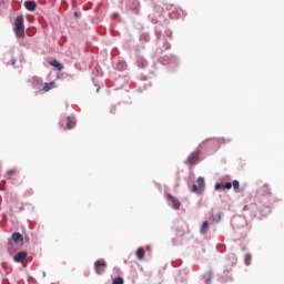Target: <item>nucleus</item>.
I'll use <instances>...</instances> for the list:
<instances>
[{"mask_svg":"<svg viewBox=\"0 0 284 284\" xmlns=\"http://www.w3.org/2000/svg\"><path fill=\"white\" fill-rule=\"evenodd\" d=\"M14 33L19 39L26 37V26L23 24V16H18L14 21Z\"/></svg>","mask_w":284,"mask_h":284,"instance_id":"obj_1","label":"nucleus"},{"mask_svg":"<svg viewBox=\"0 0 284 284\" xmlns=\"http://www.w3.org/2000/svg\"><path fill=\"white\" fill-rule=\"evenodd\" d=\"M166 201L169 205L173 207V210H181V202L179 199L174 197L172 194L166 193Z\"/></svg>","mask_w":284,"mask_h":284,"instance_id":"obj_2","label":"nucleus"},{"mask_svg":"<svg viewBox=\"0 0 284 284\" xmlns=\"http://www.w3.org/2000/svg\"><path fill=\"white\" fill-rule=\"evenodd\" d=\"M105 267H108V264L105 263V260H98L94 263V271L97 274L101 276L105 272Z\"/></svg>","mask_w":284,"mask_h":284,"instance_id":"obj_3","label":"nucleus"},{"mask_svg":"<svg viewBox=\"0 0 284 284\" xmlns=\"http://www.w3.org/2000/svg\"><path fill=\"white\" fill-rule=\"evenodd\" d=\"M199 156H201V150H196L193 153H191L186 159L187 165H194L199 163Z\"/></svg>","mask_w":284,"mask_h":284,"instance_id":"obj_4","label":"nucleus"},{"mask_svg":"<svg viewBox=\"0 0 284 284\" xmlns=\"http://www.w3.org/2000/svg\"><path fill=\"white\" fill-rule=\"evenodd\" d=\"M61 125H65L64 130H72L77 125L74 118L67 116L61 121Z\"/></svg>","mask_w":284,"mask_h":284,"instance_id":"obj_5","label":"nucleus"},{"mask_svg":"<svg viewBox=\"0 0 284 284\" xmlns=\"http://www.w3.org/2000/svg\"><path fill=\"white\" fill-rule=\"evenodd\" d=\"M203 187H205V179L197 178L196 184H193L192 192L201 193L203 192Z\"/></svg>","mask_w":284,"mask_h":284,"instance_id":"obj_6","label":"nucleus"},{"mask_svg":"<svg viewBox=\"0 0 284 284\" xmlns=\"http://www.w3.org/2000/svg\"><path fill=\"white\" fill-rule=\"evenodd\" d=\"M28 258V253L27 252H20L17 255H14L13 260L16 263H23Z\"/></svg>","mask_w":284,"mask_h":284,"instance_id":"obj_7","label":"nucleus"},{"mask_svg":"<svg viewBox=\"0 0 284 284\" xmlns=\"http://www.w3.org/2000/svg\"><path fill=\"white\" fill-rule=\"evenodd\" d=\"M24 8L29 10V12H34L37 10V2L34 1H26Z\"/></svg>","mask_w":284,"mask_h":284,"instance_id":"obj_8","label":"nucleus"},{"mask_svg":"<svg viewBox=\"0 0 284 284\" xmlns=\"http://www.w3.org/2000/svg\"><path fill=\"white\" fill-rule=\"evenodd\" d=\"M54 88H57V83L54 81L44 83L42 92H50V90H54Z\"/></svg>","mask_w":284,"mask_h":284,"instance_id":"obj_9","label":"nucleus"},{"mask_svg":"<svg viewBox=\"0 0 284 284\" xmlns=\"http://www.w3.org/2000/svg\"><path fill=\"white\" fill-rule=\"evenodd\" d=\"M215 190H232V183L226 182L225 184L216 183Z\"/></svg>","mask_w":284,"mask_h":284,"instance_id":"obj_10","label":"nucleus"},{"mask_svg":"<svg viewBox=\"0 0 284 284\" xmlns=\"http://www.w3.org/2000/svg\"><path fill=\"white\" fill-rule=\"evenodd\" d=\"M260 193L263 194V196H267L270 194H272V192L270 191V185L264 184L260 187Z\"/></svg>","mask_w":284,"mask_h":284,"instance_id":"obj_11","label":"nucleus"},{"mask_svg":"<svg viewBox=\"0 0 284 284\" xmlns=\"http://www.w3.org/2000/svg\"><path fill=\"white\" fill-rule=\"evenodd\" d=\"M135 256L139 261H143V257L145 256V248L140 247L135 252Z\"/></svg>","mask_w":284,"mask_h":284,"instance_id":"obj_12","label":"nucleus"},{"mask_svg":"<svg viewBox=\"0 0 284 284\" xmlns=\"http://www.w3.org/2000/svg\"><path fill=\"white\" fill-rule=\"evenodd\" d=\"M12 241L13 243H23V235L21 233H13Z\"/></svg>","mask_w":284,"mask_h":284,"instance_id":"obj_13","label":"nucleus"},{"mask_svg":"<svg viewBox=\"0 0 284 284\" xmlns=\"http://www.w3.org/2000/svg\"><path fill=\"white\" fill-rule=\"evenodd\" d=\"M207 230H210V223H207V221L203 222L201 227H200V232L201 234H207Z\"/></svg>","mask_w":284,"mask_h":284,"instance_id":"obj_14","label":"nucleus"},{"mask_svg":"<svg viewBox=\"0 0 284 284\" xmlns=\"http://www.w3.org/2000/svg\"><path fill=\"white\" fill-rule=\"evenodd\" d=\"M50 65H52L53 68H57L59 71L63 70V64H61L59 61L57 60H51Z\"/></svg>","mask_w":284,"mask_h":284,"instance_id":"obj_15","label":"nucleus"},{"mask_svg":"<svg viewBox=\"0 0 284 284\" xmlns=\"http://www.w3.org/2000/svg\"><path fill=\"white\" fill-rule=\"evenodd\" d=\"M138 65H139V68H146L148 67V61H145V59H143V58H140L138 60Z\"/></svg>","mask_w":284,"mask_h":284,"instance_id":"obj_16","label":"nucleus"},{"mask_svg":"<svg viewBox=\"0 0 284 284\" xmlns=\"http://www.w3.org/2000/svg\"><path fill=\"white\" fill-rule=\"evenodd\" d=\"M244 263H245V265H250L252 263V255L251 254H246L244 256Z\"/></svg>","mask_w":284,"mask_h":284,"instance_id":"obj_17","label":"nucleus"},{"mask_svg":"<svg viewBox=\"0 0 284 284\" xmlns=\"http://www.w3.org/2000/svg\"><path fill=\"white\" fill-rule=\"evenodd\" d=\"M8 176H13L19 174V171H17V169H11L9 171H7Z\"/></svg>","mask_w":284,"mask_h":284,"instance_id":"obj_18","label":"nucleus"},{"mask_svg":"<svg viewBox=\"0 0 284 284\" xmlns=\"http://www.w3.org/2000/svg\"><path fill=\"white\" fill-rule=\"evenodd\" d=\"M232 185H233V189L235 190V192H239V187H240L239 180H234Z\"/></svg>","mask_w":284,"mask_h":284,"instance_id":"obj_19","label":"nucleus"},{"mask_svg":"<svg viewBox=\"0 0 284 284\" xmlns=\"http://www.w3.org/2000/svg\"><path fill=\"white\" fill-rule=\"evenodd\" d=\"M112 284H123V277H115V278H113Z\"/></svg>","mask_w":284,"mask_h":284,"instance_id":"obj_20","label":"nucleus"},{"mask_svg":"<svg viewBox=\"0 0 284 284\" xmlns=\"http://www.w3.org/2000/svg\"><path fill=\"white\" fill-rule=\"evenodd\" d=\"M212 221H215L216 223H219V221H221V214L217 213L213 219Z\"/></svg>","mask_w":284,"mask_h":284,"instance_id":"obj_21","label":"nucleus"},{"mask_svg":"<svg viewBox=\"0 0 284 284\" xmlns=\"http://www.w3.org/2000/svg\"><path fill=\"white\" fill-rule=\"evenodd\" d=\"M211 280H212V274H209V277L206 278V283H210Z\"/></svg>","mask_w":284,"mask_h":284,"instance_id":"obj_22","label":"nucleus"},{"mask_svg":"<svg viewBox=\"0 0 284 284\" xmlns=\"http://www.w3.org/2000/svg\"><path fill=\"white\" fill-rule=\"evenodd\" d=\"M247 210H250V207H248L247 205H245V206L243 207V212H247Z\"/></svg>","mask_w":284,"mask_h":284,"instance_id":"obj_23","label":"nucleus"},{"mask_svg":"<svg viewBox=\"0 0 284 284\" xmlns=\"http://www.w3.org/2000/svg\"><path fill=\"white\" fill-rule=\"evenodd\" d=\"M205 146V142H202L201 144H200V148H204Z\"/></svg>","mask_w":284,"mask_h":284,"instance_id":"obj_24","label":"nucleus"},{"mask_svg":"<svg viewBox=\"0 0 284 284\" xmlns=\"http://www.w3.org/2000/svg\"><path fill=\"white\" fill-rule=\"evenodd\" d=\"M17 63V60L16 59H13L12 60V65H14Z\"/></svg>","mask_w":284,"mask_h":284,"instance_id":"obj_25","label":"nucleus"},{"mask_svg":"<svg viewBox=\"0 0 284 284\" xmlns=\"http://www.w3.org/2000/svg\"><path fill=\"white\" fill-rule=\"evenodd\" d=\"M232 256V258H236V255H231Z\"/></svg>","mask_w":284,"mask_h":284,"instance_id":"obj_26","label":"nucleus"}]
</instances>
